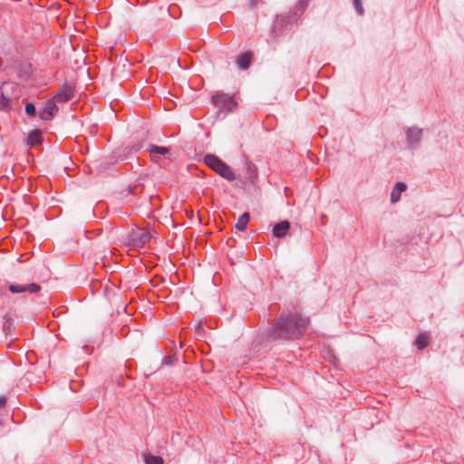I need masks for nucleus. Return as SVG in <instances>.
Listing matches in <instances>:
<instances>
[{
	"label": "nucleus",
	"mask_w": 464,
	"mask_h": 464,
	"mask_svg": "<svg viewBox=\"0 0 464 464\" xmlns=\"http://www.w3.org/2000/svg\"><path fill=\"white\" fill-rule=\"evenodd\" d=\"M261 0H250V6L254 7L256 5H257V4L260 2Z\"/></svg>",
	"instance_id": "4be33fe9"
},
{
	"label": "nucleus",
	"mask_w": 464,
	"mask_h": 464,
	"mask_svg": "<svg viewBox=\"0 0 464 464\" xmlns=\"http://www.w3.org/2000/svg\"><path fill=\"white\" fill-rule=\"evenodd\" d=\"M144 461L146 464H163V459L161 457L151 454H145Z\"/></svg>",
	"instance_id": "dca6fc26"
},
{
	"label": "nucleus",
	"mask_w": 464,
	"mask_h": 464,
	"mask_svg": "<svg viewBox=\"0 0 464 464\" xmlns=\"http://www.w3.org/2000/svg\"><path fill=\"white\" fill-rule=\"evenodd\" d=\"M6 403V398L5 397H0V408L4 407Z\"/></svg>",
	"instance_id": "412c9836"
},
{
	"label": "nucleus",
	"mask_w": 464,
	"mask_h": 464,
	"mask_svg": "<svg viewBox=\"0 0 464 464\" xmlns=\"http://www.w3.org/2000/svg\"><path fill=\"white\" fill-rule=\"evenodd\" d=\"M12 104V100L5 97L3 92L0 93V111H4L10 107Z\"/></svg>",
	"instance_id": "a211bd4d"
},
{
	"label": "nucleus",
	"mask_w": 464,
	"mask_h": 464,
	"mask_svg": "<svg viewBox=\"0 0 464 464\" xmlns=\"http://www.w3.org/2000/svg\"><path fill=\"white\" fill-rule=\"evenodd\" d=\"M74 88L70 84H63L52 98L56 103H63L73 98Z\"/></svg>",
	"instance_id": "423d86ee"
},
{
	"label": "nucleus",
	"mask_w": 464,
	"mask_h": 464,
	"mask_svg": "<svg viewBox=\"0 0 464 464\" xmlns=\"http://www.w3.org/2000/svg\"><path fill=\"white\" fill-rule=\"evenodd\" d=\"M58 112V106L56 102L51 98L45 105L38 111V114L41 120L50 121Z\"/></svg>",
	"instance_id": "0eeeda50"
},
{
	"label": "nucleus",
	"mask_w": 464,
	"mask_h": 464,
	"mask_svg": "<svg viewBox=\"0 0 464 464\" xmlns=\"http://www.w3.org/2000/svg\"><path fill=\"white\" fill-rule=\"evenodd\" d=\"M150 239V233L142 228H137L131 231L129 236V243L134 247H142Z\"/></svg>",
	"instance_id": "39448f33"
},
{
	"label": "nucleus",
	"mask_w": 464,
	"mask_h": 464,
	"mask_svg": "<svg viewBox=\"0 0 464 464\" xmlns=\"http://www.w3.org/2000/svg\"><path fill=\"white\" fill-rule=\"evenodd\" d=\"M44 140L43 134L38 130H31L27 136V144L30 146H34L36 144L42 143Z\"/></svg>",
	"instance_id": "ddd939ff"
},
{
	"label": "nucleus",
	"mask_w": 464,
	"mask_h": 464,
	"mask_svg": "<svg viewBox=\"0 0 464 464\" xmlns=\"http://www.w3.org/2000/svg\"><path fill=\"white\" fill-rule=\"evenodd\" d=\"M427 337L423 334H420L415 339V344L419 350H422L427 346Z\"/></svg>",
	"instance_id": "f3484780"
},
{
	"label": "nucleus",
	"mask_w": 464,
	"mask_h": 464,
	"mask_svg": "<svg viewBox=\"0 0 464 464\" xmlns=\"http://www.w3.org/2000/svg\"><path fill=\"white\" fill-rule=\"evenodd\" d=\"M203 162L214 170L221 178L227 181H234L237 179L236 173L225 161L215 154L208 153L203 158Z\"/></svg>",
	"instance_id": "f03ea898"
},
{
	"label": "nucleus",
	"mask_w": 464,
	"mask_h": 464,
	"mask_svg": "<svg viewBox=\"0 0 464 464\" xmlns=\"http://www.w3.org/2000/svg\"><path fill=\"white\" fill-rule=\"evenodd\" d=\"M406 142L407 147L411 150H416L420 148L423 130L417 127L411 126L406 130Z\"/></svg>",
	"instance_id": "20e7f679"
},
{
	"label": "nucleus",
	"mask_w": 464,
	"mask_h": 464,
	"mask_svg": "<svg viewBox=\"0 0 464 464\" xmlns=\"http://www.w3.org/2000/svg\"><path fill=\"white\" fill-rule=\"evenodd\" d=\"M24 110L26 114H28L29 116H34L36 113L35 106L32 102L26 103Z\"/></svg>",
	"instance_id": "aec40b11"
},
{
	"label": "nucleus",
	"mask_w": 464,
	"mask_h": 464,
	"mask_svg": "<svg viewBox=\"0 0 464 464\" xmlns=\"http://www.w3.org/2000/svg\"><path fill=\"white\" fill-rule=\"evenodd\" d=\"M353 6L358 15H362L364 13L362 0H353Z\"/></svg>",
	"instance_id": "6ab92c4d"
},
{
	"label": "nucleus",
	"mask_w": 464,
	"mask_h": 464,
	"mask_svg": "<svg viewBox=\"0 0 464 464\" xmlns=\"http://www.w3.org/2000/svg\"><path fill=\"white\" fill-rule=\"evenodd\" d=\"M407 186L403 182H397L391 193L392 203H396L401 199V192L406 190Z\"/></svg>",
	"instance_id": "f8f14e48"
},
{
	"label": "nucleus",
	"mask_w": 464,
	"mask_h": 464,
	"mask_svg": "<svg viewBox=\"0 0 464 464\" xmlns=\"http://www.w3.org/2000/svg\"><path fill=\"white\" fill-rule=\"evenodd\" d=\"M40 285L35 283H31L27 285H17V284H10L8 285V289L13 294H21V293H36L40 290Z\"/></svg>",
	"instance_id": "6e6552de"
},
{
	"label": "nucleus",
	"mask_w": 464,
	"mask_h": 464,
	"mask_svg": "<svg viewBox=\"0 0 464 464\" xmlns=\"http://www.w3.org/2000/svg\"><path fill=\"white\" fill-rule=\"evenodd\" d=\"M250 215L247 212L243 213L236 223V228L239 231H245L246 229L247 223L249 221Z\"/></svg>",
	"instance_id": "2eb2a0df"
},
{
	"label": "nucleus",
	"mask_w": 464,
	"mask_h": 464,
	"mask_svg": "<svg viewBox=\"0 0 464 464\" xmlns=\"http://www.w3.org/2000/svg\"><path fill=\"white\" fill-rule=\"evenodd\" d=\"M246 176L251 183H254L258 177L256 166L248 159L245 161Z\"/></svg>",
	"instance_id": "9b49d317"
},
{
	"label": "nucleus",
	"mask_w": 464,
	"mask_h": 464,
	"mask_svg": "<svg viewBox=\"0 0 464 464\" xmlns=\"http://www.w3.org/2000/svg\"><path fill=\"white\" fill-rule=\"evenodd\" d=\"M149 152L152 156L153 160H157L159 155H165L169 152V149L168 147L158 146V145H150L148 149Z\"/></svg>",
	"instance_id": "4468645a"
},
{
	"label": "nucleus",
	"mask_w": 464,
	"mask_h": 464,
	"mask_svg": "<svg viewBox=\"0 0 464 464\" xmlns=\"http://www.w3.org/2000/svg\"><path fill=\"white\" fill-rule=\"evenodd\" d=\"M290 228V223L287 220H283L276 223L273 227V235L277 238L284 237Z\"/></svg>",
	"instance_id": "9d476101"
},
{
	"label": "nucleus",
	"mask_w": 464,
	"mask_h": 464,
	"mask_svg": "<svg viewBox=\"0 0 464 464\" xmlns=\"http://www.w3.org/2000/svg\"><path fill=\"white\" fill-rule=\"evenodd\" d=\"M252 59H253V53L250 51H247V52L240 53L237 56V60H236V63L240 70L245 71V70L248 69L249 66L251 65Z\"/></svg>",
	"instance_id": "1a4fd4ad"
},
{
	"label": "nucleus",
	"mask_w": 464,
	"mask_h": 464,
	"mask_svg": "<svg viewBox=\"0 0 464 464\" xmlns=\"http://www.w3.org/2000/svg\"><path fill=\"white\" fill-rule=\"evenodd\" d=\"M308 324L309 319L297 313L282 314L267 330V338L270 341L299 338Z\"/></svg>",
	"instance_id": "f257e3e1"
},
{
	"label": "nucleus",
	"mask_w": 464,
	"mask_h": 464,
	"mask_svg": "<svg viewBox=\"0 0 464 464\" xmlns=\"http://www.w3.org/2000/svg\"><path fill=\"white\" fill-rule=\"evenodd\" d=\"M133 150H134V152L139 151V150H140V146H139V145L134 146V147H133Z\"/></svg>",
	"instance_id": "5701e85b"
},
{
	"label": "nucleus",
	"mask_w": 464,
	"mask_h": 464,
	"mask_svg": "<svg viewBox=\"0 0 464 464\" xmlns=\"http://www.w3.org/2000/svg\"><path fill=\"white\" fill-rule=\"evenodd\" d=\"M212 102L216 107L226 112L232 111L237 106L234 98L224 92H217L212 95Z\"/></svg>",
	"instance_id": "7ed1b4c3"
}]
</instances>
